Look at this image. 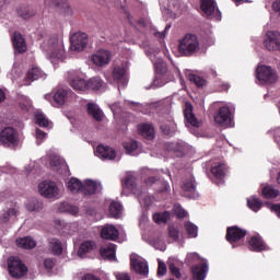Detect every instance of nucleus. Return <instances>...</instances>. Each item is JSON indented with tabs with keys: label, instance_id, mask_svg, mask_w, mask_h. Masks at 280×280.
<instances>
[{
	"label": "nucleus",
	"instance_id": "nucleus-1",
	"mask_svg": "<svg viewBox=\"0 0 280 280\" xmlns=\"http://www.w3.org/2000/svg\"><path fill=\"white\" fill-rule=\"evenodd\" d=\"M42 51L46 52L47 58L65 60V44L58 38V35L47 37L42 44Z\"/></svg>",
	"mask_w": 280,
	"mask_h": 280
},
{
	"label": "nucleus",
	"instance_id": "nucleus-2",
	"mask_svg": "<svg viewBox=\"0 0 280 280\" xmlns=\"http://www.w3.org/2000/svg\"><path fill=\"white\" fill-rule=\"evenodd\" d=\"M145 54L150 58L151 62H153L156 71L155 80L153 81L154 85L164 86V84H167V63L162 59H159L155 52L145 50Z\"/></svg>",
	"mask_w": 280,
	"mask_h": 280
},
{
	"label": "nucleus",
	"instance_id": "nucleus-3",
	"mask_svg": "<svg viewBox=\"0 0 280 280\" xmlns=\"http://www.w3.org/2000/svg\"><path fill=\"white\" fill-rule=\"evenodd\" d=\"M178 49L183 56H194V54H198V51H200L198 36L186 34L185 37L179 40Z\"/></svg>",
	"mask_w": 280,
	"mask_h": 280
},
{
	"label": "nucleus",
	"instance_id": "nucleus-4",
	"mask_svg": "<svg viewBox=\"0 0 280 280\" xmlns=\"http://www.w3.org/2000/svg\"><path fill=\"white\" fill-rule=\"evenodd\" d=\"M38 192L47 200H58L62 196L60 188L55 182L44 180L38 184Z\"/></svg>",
	"mask_w": 280,
	"mask_h": 280
},
{
	"label": "nucleus",
	"instance_id": "nucleus-5",
	"mask_svg": "<svg viewBox=\"0 0 280 280\" xmlns=\"http://www.w3.org/2000/svg\"><path fill=\"white\" fill-rule=\"evenodd\" d=\"M0 143L4 148H16L19 145V131L12 127H5L0 131Z\"/></svg>",
	"mask_w": 280,
	"mask_h": 280
},
{
	"label": "nucleus",
	"instance_id": "nucleus-6",
	"mask_svg": "<svg viewBox=\"0 0 280 280\" xmlns=\"http://www.w3.org/2000/svg\"><path fill=\"white\" fill-rule=\"evenodd\" d=\"M8 268L11 277L14 279H21V277L27 275V267L18 257L11 256L9 258Z\"/></svg>",
	"mask_w": 280,
	"mask_h": 280
},
{
	"label": "nucleus",
	"instance_id": "nucleus-7",
	"mask_svg": "<svg viewBox=\"0 0 280 280\" xmlns=\"http://www.w3.org/2000/svg\"><path fill=\"white\" fill-rule=\"evenodd\" d=\"M214 121L223 128H231L233 126V113L229 106L220 107L214 114Z\"/></svg>",
	"mask_w": 280,
	"mask_h": 280
},
{
	"label": "nucleus",
	"instance_id": "nucleus-8",
	"mask_svg": "<svg viewBox=\"0 0 280 280\" xmlns=\"http://www.w3.org/2000/svg\"><path fill=\"white\" fill-rule=\"evenodd\" d=\"M256 79L261 84L277 82V72L268 66H260L256 70Z\"/></svg>",
	"mask_w": 280,
	"mask_h": 280
},
{
	"label": "nucleus",
	"instance_id": "nucleus-9",
	"mask_svg": "<svg viewBox=\"0 0 280 280\" xmlns=\"http://www.w3.org/2000/svg\"><path fill=\"white\" fill-rule=\"evenodd\" d=\"M89 45V35L86 33L78 32L70 36L71 51H84Z\"/></svg>",
	"mask_w": 280,
	"mask_h": 280
},
{
	"label": "nucleus",
	"instance_id": "nucleus-10",
	"mask_svg": "<svg viewBox=\"0 0 280 280\" xmlns=\"http://www.w3.org/2000/svg\"><path fill=\"white\" fill-rule=\"evenodd\" d=\"M201 10L209 19L214 21H220L222 19V13L218 9V3L215 0H201Z\"/></svg>",
	"mask_w": 280,
	"mask_h": 280
},
{
	"label": "nucleus",
	"instance_id": "nucleus-11",
	"mask_svg": "<svg viewBox=\"0 0 280 280\" xmlns=\"http://www.w3.org/2000/svg\"><path fill=\"white\" fill-rule=\"evenodd\" d=\"M48 159L54 172H59L60 174H63V176H69V166L67 165V162H65V159L52 152L48 153Z\"/></svg>",
	"mask_w": 280,
	"mask_h": 280
},
{
	"label": "nucleus",
	"instance_id": "nucleus-12",
	"mask_svg": "<svg viewBox=\"0 0 280 280\" xmlns=\"http://www.w3.org/2000/svg\"><path fill=\"white\" fill-rule=\"evenodd\" d=\"M67 80L70 82V86L74 89V91H86L89 89L88 82L80 77V72L78 70H71L67 74Z\"/></svg>",
	"mask_w": 280,
	"mask_h": 280
},
{
	"label": "nucleus",
	"instance_id": "nucleus-13",
	"mask_svg": "<svg viewBox=\"0 0 280 280\" xmlns=\"http://www.w3.org/2000/svg\"><path fill=\"white\" fill-rule=\"evenodd\" d=\"M180 187L188 198H198L199 195L196 190V178L194 177V175H186L182 180Z\"/></svg>",
	"mask_w": 280,
	"mask_h": 280
},
{
	"label": "nucleus",
	"instance_id": "nucleus-14",
	"mask_svg": "<svg viewBox=\"0 0 280 280\" xmlns=\"http://www.w3.org/2000/svg\"><path fill=\"white\" fill-rule=\"evenodd\" d=\"M264 45L268 51H280V33L277 31L267 32Z\"/></svg>",
	"mask_w": 280,
	"mask_h": 280
},
{
	"label": "nucleus",
	"instance_id": "nucleus-15",
	"mask_svg": "<svg viewBox=\"0 0 280 280\" xmlns=\"http://www.w3.org/2000/svg\"><path fill=\"white\" fill-rule=\"evenodd\" d=\"M114 82L118 83V90L128 84V70L124 66H116L112 72Z\"/></svg>",
	"mask_w": 280,
	"mask_h": 280
},
{
	"label": "nucleus",
	"instance_id": "nucleus-16",
	"mask_svg": "<svg viewBox=\"0 0 280 280\" xmlns=\"http://www.w3.org/2000/svg\"><path fill=\"white\" fill-rule=\"evenodd\" d=\"M110 58H113L110 51L101 49L92 55L91 60L96 67H107L110 63Z\"/></svg>",
	"mask_w": 280,
	"mask_h": 280
},
{
	"label": "nucleus",
	"instance_id": "nucleus-17",
	"mask_svg": "<svg viewBox=\"0 0 280 280\" xmlns=\"http://www.w3.org/2000/svg\"><path fill=\"white\" fill-rule=\"evenodd\" d=\"M130 264H131V268H133V270L138 275H148L150 270L148 267V262L142 258H140L139 256H137V254H132L130 256Z\"/></svg>",
	"mask_w": 280,
	"mask_h": 280
},
{
	"label": "nucleus",
	"instance_id": "nucleus-18",
	"mask_svg": "<svg viewBox=\"0 0 280 280\" xmlns=\"http://www.w3.org/2000/svg\"><path fill=\"white\" fill-rule=\"evenodd\" d=\"M102 191V183L93 179H85L82 186L81 194L83 196H93V194H100Z\"/></svg>",
	"mask_w": 280,
	"mask_h": 280
},
{
	"label": "nucleus",
	"instance_id": "nucleus-19",
	"mask_svg": "<svg viewBox=\"0 0 280 280\" xmlns=\"http://www.w3.org/2000/svg\"><path fill=\"white\" fill-rule=\"evenodd\" d=\"M101 237L103 240H110L116 242L119 238V230L113 224H105L101 231Z\"/></svg>",
	"mask_w": 280,
	"mask_h": 280
},
{
	"label": "nucleus",
	"instance_id": "nucleus-20",
	"mask_svg": "<svg viewBox=\"0 0 280 280\" xmlns=\"http://www.w3.org/2000/svg\"><path fill=\"white\" fill-rule=\"evenodd\" d=\"M95 156L105 161H113L117 156V153L110 147L100 144L94 151Z\"/></svg>",
	"mask_w": 280,
	"mask_h": 280
},
{
	"label": "nucleus",
	"instance_id": "nucleus-21",
	"mask_svg": "<svg viewBox=\"0 0 280 280\" xmlns=\"http://www.w3.org/2000/svg\"><path fill=\"white\" fill-rule=\"evenodd\" d=\"M245 236H246V231L237 226L228 228L226 240L231 244L235 242H240V240H242V237H245Z\"/></svg>",
	"mask_w": 280,
	"mask_h": 280
},
{
	"label": "nucleus",
	"instance_id": "nucleus-22",
	"mask_svg": "<svg viewBox=\"0 0 280 280\" xmlns=\"http://www.w3.org/2000/svg\"><path fill=\"white\" fill-rule=\"evenodd\" d=\"M13 47L18 54H25L27 51V44L21 33L15 32L12 37Z\"/></svg>",
	"mask_w": 280,
	"mask_h": 280
},
{
	"label": "nucleus",
	"instance_id": "nucleus-23",
	"mask_svg": "<svg viewBox=\"0 0 280 280\" xmlns=\"http://www.w3.org/2000/svg\"><path fill=\"white\" fill-rule=\"evenodd\" d=\"M19 217V208L12 207L0 212V224H7V222H12Z\"/></svg>",
	"mask_w": 280,
	"mask_h": 280
},
{
	"label": "nucleus",
	"instance_id": "nucleus-24",
	"mask_svg": "<svg viewBox=\"0 0 280 280\" xmlns=\"http://www.w3.org/2000/svg\"><path fill=\"white\" fill-rule=\"evenodd\" d=\"M207 272H209V264L207 261L192 267V277L195 280L207 279Z\"/></svg>",
	"mask_w": 280,
	"mask_h": 280
},
{
	"label": "nucleus",
	"instance_id": "nucleus-25",
	"mask_svg": "<svg viewBox=\"0 0 280 280\" xmlns=\"http://www.w3.org/2000/svg\"><path fill=\"white\" fill-rule=\"evenodd\" d=\"M117 253V245L109 243L103 247H101V255L103 259H108L109 261H115Z\"/></svg>",
	"mask_w": 280,
	"mask_h": 280
},
{
	"label": "nucleus",
	"instance_id": "nucleus-26",
	"mask_svg": "<svg viewBox=\"0 0 280 280\" xmlns=\"http://www.w3.org/2000/svg\"><path fill=\"white\" fill-rule=\"evenodd\" d=\"M145 183L149 187L153 186V189H155L158 192L170 191V184H167V182L149 177Z\"/></svg>",
	"mask_w": 280,
	"mask_h": 280
},
{
	"label": "nucleus",
	"instance_id": "nucleus-27",
	"mask_svg": "<svg viewBox=\"0 0 280 280\" xmlns=\"http://www.w3.org/2000/svg\"><path fill=\"white\" fill-rule=\"evenodd\" d=\"M86 112L95 121H102L104 119V112L93 102L86 104Z\"/></svg>",
	"mask_w": 280,
	"mask_h": 280
},
{
	"label": "nucleus",
	"instance_id": "nucleus-28",
	"mask_svg": "<svg viewBox=\"0 0 280 280\" xmlns=\"http://www.w3.org/2000/svg\"><path fill=\"white\" fill-rule=\"evenodd\" d=\"M211 174L217 178V185H224V176L226 174V165L224 164H215L211 167Z\"/></svg>",
	"mask_w": 280,
	"mask_h": 280
},
{
	"label": "nucleus",
	"instance_id": "nucleus-29",
	"mask_svg": "<svg viewBox=\"0 0 280 280\" xmlns=\"http://www.w3.org/2000/svg\"><path fill=\"white\" fill-rule=\"evenodd\" d=\"M40 78H45V72H43V70H40L38 67H33L31 70H28L24 84L28 86V84L34 82V80H40Z\"/></svg>",
	"mask_w": 280,
	"mask_h": 280
},
{
	"label": "nucleus",
	"instance_id": "nucleus-30",
	"mask_svg": "<svg viewBox=\"0 0 280 280\" xmlns=\"http://www.w3.org/2000/svg\"><path fill=\"white\" fill-rule=\"evenodd\" d=\"M15 244L19 248H24L25 250H32V248H36V241L33 240L32 236L16 238Z\"/></svg>",
	"mask_w": 280,
	"mask_h": 280
},
{
	"label": "nucleus",
	"instance_id": "nucleus-31",
	"mask_svg": "<svg viewBox=\"0 0 280 280\" xmlns=\"http://www.w3.org/2000/svg\"><path fill=\"white\" fill-rule=\"evenodd\" d=\"M186 107L184 115L187 124L194 128H200V121H198V118H196V115H194V112L191 110V104L186 103Z\"/></svg>",
	"mask_w": 280,
	"mask_h": 280
},
{
	"label": "nucleus",
	"instance_id": "nucleus-32",
	"mask_svg": "<svg viewBox=\"0 0 280 280\" xmlns=\"http://www.w3.org/2000/svg\"><path fill=\"white\" fill-rule=\"evenodd\" d=\"M88 89L92 91H106V83L100 77H94L89 80Z\"/></svg>",
	"mask_w": 280,
	"mask_h": 280
},
{
	"label": "nucleus",
	"instance_id": "nucleus-33",
	"mask_svg": "<svg viewBox=\"0 0 280 280\" xmlns=\"http://www.w3.org/2000/svg\"><path fill=\"white\" fill-rule=\"evenodd\" d=\"M67 90L63 88H57L55 90L52 100L57 106H63L65 102H67Z\"/></svg>",
	"mask_w": 280,
	"mask_h": 280
},
{
	"label": "nucleus",
	"instance_id": "nucleus-34",
	"mask_svg": "<svg viewBox=\"0 0 280 280\" xmlns=\"http://www.w3.org/2000/svg\"><path fill=\"white\" fill-rule=\"evenodd\" d=\"M82 187L83 183L75 177H71L70 180L67 183V188L72 194H82Z\"/></svg>",
	"mask_w": 280,
	"mask_h": 280
},
{
	"label": "nucleus",
	"instance_id": "nucleus-35",
	"mask_svg": "<svg viewBox=\"0 0 280 280\" xmlns=\"http://www.w3.org/2000/svg\"><path fill=\"white\" fill-rule=\"evenodd\" d=\"M249 248L250 250H255L256 253H260V250H266V244L259 236H253L249 240Z\"/></svg>",
	"mask_w": 280,
	"mask_h": 280
},
{
	"label": "nucleus",
	"instance_id": "nucleus-36",
	"mask_svg": "<svg viewBox=\"0 0 280 280\" xmlns=\"http://www.w3.org/2000/svg\"><path fill=\"white\" fill-rule=\"evenodd\" d=\"M138 130L145 139H154V127L152 125L142 124L138 126Z\"/></svg>",
	"mask_w": 280,
	"mask_h": 280
},
{
	"label": "nucleus",
	"instance_id": "nucleus-37",
	"mask_svg": "<svg viewBox=\"0 0 280 280\" xmlns=\"http://www.w3.org/2000/svg\"><path fill=\"white\" fill-rule=\"evenodd\" d=\"M95 248V242L92 241H85L83 242L78 250V255L82 258L86 253H91Z\"/></svg>",
	"mask_w": 280,
	"mask_h": 280
},
{
	"label": "nucleus",
	"instance_id": "nucleus-38",
	"mask_svg": "<svg viewBox=\"0 0 280 280\" xmlns=\"http://www.w3.org/2000/svg\"><path fill=\"white\" fill-rule=\"evenodd\" d=\"M121 211H122V207L121 203L117 202V201H112L109 205V215L112 218H115L116 220L121 218Z\"/></svg>",
	"mask_w": 280,
	"mask_h": 280
},
{
	"label": "nucleus",
	"instance_id": "nucleus-39",
	"mask_svg": "<svg viewBox=\"0 0 280 280\" xmlns=\"http://www.w3.org/2000/svg\"><path fill=\"white\" fill-rule=\"evenodd\" d=\"M35 121L40 126V128H49V125L51 124L47 116H45L40 110L35 112Z\"/></svg>",
	"mask_w": 280,
	"mask_h": 280
},
{
	"label": "nucleus",
	"instance_id": "nucleus-40",
	"mask_svg": "<svg viewBox=\"0 0 280 280\" xmlns=\"http://www.w3.org/2000/svg\"><path fill=\"white\" fill-rule=\"evenodd\" d=\"M262 206L264 203L261 202V200H259V198L255 196L247 198V207L255 213H257V211H259Z\"/></svg>",
	"mask_w": 280,
	"mask_h": 280
},
{
	"label": "nucleus",
	"instance_id": "nucleus-41",
	"mask_svg": "<svg viewBox=\"0 0 280 280\" xmlns=\"http://www.w3.org/2000/svg\"><path fill=\"white\" fill-rule=\"evenodd\" d=\"M125 185L130 189L136 196H139V188L137 187V179L132 175H128L125 179Z\"/></svg>",
	"mask_w": 280,
	"mask_h": 280
},
{
	"label": "nucleus",
	"instance_id": "nucleus-42",
	"mask_svg": "<svg viewBox=\"0 0 280 280\" xmlns=\"http://www.w3.org/2000/svg\"><path fill=\"white\" fill-rule=\"evenodd\" d=\"M178 260L174 258H170L167 261L168 270L173 277H176V279H180V269H178Z\"/></svg>",
	"mask_w": 280,
	"mask_h": 280
},
{
	"label": "nucleus",
	"instance_id": "nucleus-43",
	"mask_svg": "<svg viewBox=\"0 0 280 280\" xmlns=\"http://www.w3.org/2000/svg\"><path fill=\"white\" fill-rule=\"evenodd\" d=\"M49 248L55 255H62V242L58 238H50Z\"/></svg>",
	"mask_w": 280,
	"mask_h": 280
},
{
	"label": "nucleus",
	"instance_id": "nucleus-44",
	"mask_svg": "<svg viewBox=\"0 0 280 280\" xmlns=\"http://www.w3.org/2000/svg\"><path fill=\"white\" fill-rule=\"evenodd\" d=\"M27 211H43V201L36 198L30 199L26 203Z\"/></svg>",
	"mask_w": 280,
	"mask_h": 280
},
{
	"label": "nucleus",
	"instance_id": "nucleus-45",
	"mask_svg": "<svg viewBox=\"0 0 280 280\" xmlns=\"http://www.w3.org/2000/svg\"><path fill=\"white\" fill-rule=\"evenodd\" d=\"M18 14L19 16H21V19H32V16H34L36 14V12L34 11V9H31L30 7H21L19 10H18Z\"/></svg>",
	"mask_w": 280,
	"mask_h": 280
},
{
	"label": "nucleus",
	"instance_id": "nucleus-46",
	"mask_svg": "<svg viewBox=\"0 0 280 280\" xmlns=\"http://www.w3.org/2000/svg\"><path fill=\"white\" fill-rule=\"evenodd\" d=\"M153 220L156 224H167L170 221V212H161L153 214Z\"/></svg>",
	"mask_w": 280,
	"mask_h": 280
},
{
	"label": "nucleus",
	"instance_id": "nucleus-47",
	"mask_svg": "<svg viewBox=\"0 0 280 280\" xmlns=\"http://www.w3.org/2000/svg\"><path fill=\"white\" fill-rule=\"evenodd\" d=\"M188 80L190 82H194V84H196V86H199V88L207 85V80H205V78L194 73L188 74Z\"/></svg>",
	"mask_w": 280,
	"mask_h": 280
},
{
	"label": "nucleus",
	"instance_id": "nucleus-48",
	"mask_svg": "<svg viewBox=\"0 0 280 280\" xmlns=\"http://www.w3.org/2000/svg\"><path fill=\"white\" fill-rule=\"evenodd\" d=\"M186 233L189 237H198V226L191 222L185 223Z\"/></svg>",
	"mask_w": 280,
	"mask_h": 280
},
{
	"label": "nucleus",
	"instance_id": "nucleus-49",
	"mask_svg": "<svg viewBox=\"0 0 280 280\" xmlns=\"http://www.w3.org/2000/svg\"><path fill=\"white\" fill-rule=\"evenodd\" d=\"M262 195L265 198H277V196H279V190L272 186H267L262 189Z\"/></svg>",
	"mask_w": 280,
	"mask_h": 280
},
{
	"label": "nucleus",
	"instance_id": "nucleus-50",
	"mask_svg": "<svg viewBox=\"0 0 280 280\" xmlns=\"http://www.w3.org/2000/svg\"><path fill=\"white\" fill-rule=\"evenodd\" d=\"M138 148L139 144L135 140L124 142V149L126 150L127 154H132V152H135Z\"/></svg>",
	"mask_w": 280,
	"mask_h": 280
},
{
	"label": "nucleus",
	"instance_id": "nucleus-51",
	"mask_svg": "<svg viewBox=\"0 0 280 280\" xmlns=\"http://www.w3.org/2000/svg\"><path fill=\"white\" fill-rule=\"evenodd\" d=\"M19 104L22 110H30V108H32V100H30L27 96H22Z\"/></svg>",
	"mask_w": 280,
	"mask_h": 280
},
{
	"label": "nucleus",
	"instance_id": "nucleus-52",
	"mask_svg": "<svg viewBox=\"0 0 280 280\" xmlns=\"http://www.w3.org/2000/svg\"><path fill=\"white\" fill-rule=\"evenodd\" d=\"M200 255L198 253H188L186 256V264L188 266H191V264H196V261H199Z\"/></svg>",
	"mask_w": 280,
	"mask_h": 280
},
{
	"label": "nucleus",
	"instance_id": "nucleus-53",
	"mask_svg": "<svg viewBox=\"0 0 280 280\" xmlns=\"http://www.w3.org/2000/svg\"><path fill=\"white\" fill-rule=\"evenodd\" d=\"M137 196L140 205H144V207H150V205H152V197L148 195L141 196V191Z\"/></svg>",
	"mask_w": 280,
	"mask_h": 280
},
{
	"label": "nucleus",
	"instance_id": "nucleus-54",
	"mask_svg": "<svg viewBox=\"0 0 280 280\" xmlns=\"http://www.w3.org/2000/svg\"><path fill=\"white\" fill-rule=\"evenodd\" d=\"M35 139H36L37 145H40V143H43L45 139H47V132L40 129H36Z\"/></svg>",
	"mask_w": 280,
	"mask_h": 280
},
{
	"label": "nucleus",
	"instance_id": "nucleus-55",
	"mask_svg": "<svg viewBox=\"0 0 280 280\" xmlns=\"http://www.w3.org/2000/svg\"><path fill=\"white\" fill-rule=\"evenodd\" d=\"M160 128H161L162 132L166 136H170V135H172V132H174V124H172V122H168V124L164 122L160 126Z\"/></svg>",
	"mask_w": 280,
	"mask_h": 280
},
{
	"label": "nucleus",
	"instance_id": "nucleus-56",
	"mask_svg": "<svg viewBox=\"0 0 280 280\" xmlns=\"http://www.w3.org/2000/svg\"><path fill=\"white\" fill-rule=\"evenodd\" d=\"M173 211L177 218H187V211L180 205H175Z\"/></svg>",
	"mask_w": 280,
	"mask_h": 280
},
{
	"label": "nucleus",
	"instance_id": "nucleus-57",
	"mask_svg": "<svg viewBox=\"0 0 280 280\" xmlns=\"http://www.w3.org/2000/svg\"><path fill=\"white\" fill-rule=\"evenodd\" d=\"M178 229L174 228V226H168V236L174 240V242H178Z\"/></svg>",
	"mask_w": 280,
	"mask_h": 280
},
{
	"label": "nucleus",
	"instance_id": "nucleus-58",
	"mask_svg": "<svg viewBox=\"0 0 280 280\" xmlns=\"http://www.w3.org/2000/svg\"><path fill=\"white\" fill-rule=\"evenodd\" d=\"M167 150H171V152H183V144L171 142Z\"/></svg>",
	"mask_w": 280,
	"mask_h": 280
},
{
	"label": "nucleus",
	"instance_id": "nucleus-59",
	"mask_svg": "<svg viewBox=\"0 0 280 280\" xmlns=\"http://www.w3.org/2000/svg\"><path fill=\"white\" fill-rule=\"evenodd\" d=\"M127 106H130L133 110H139L140 113H143V105L139 104L137 102H130L127 101Z\"/></svg>",
	"mask_w": 280,
	"mask_h": 280
},
{
	"label": "nucleus",
	"instance_id": "nucleus-60",
	"mask_svg": "<svg viewBox=\"0 0 280 280\" xmlns=\"http://www.w3.org/2000/svg\"><path fill=\"white\" fill-rule=\"evenodd\" d=\"M167 272V265L163 261H159V267H158V275L159 277H163Z\"/></svg>",
	"mask_w": 280,
	"mask_h": 280
},
{
	"label": "nucleus",
	"instance_id": "nucleus-61",
	"mask_svg": "<svg viewBox=\"0 0 280 280\" xmlns=\"http://www.w3.org/2000/svg\"><path fill=\"white\" fill-rule=\"evenodd\" d=\"M54 266H56V260H54L52 258H46L44 260V267L46 268V270H51Z\"/></svg>",
	"mask_w": 280,
	"mask_h": 280
},
{
	"label": "nucleus",
	"instance_id": "nucleus-62",
	"mask_svg": "<svg viewBox=\"0 0 280 280\" xmlns=\"http://www.w3.org/2000/svg\"><path fill=\"white\" fill-rule=\"evenodd\" d=\"M62 3H65V0H46V5H56L58 8H62Z\"/></svg>",
	"mask_w": 280,
	"mask_h": 280
},
{
	"label": "nucleus",
	"instance_id": "nucleus-63",
	"mask_svg": "<svg viewBox=\"0 0 280 280\" xmlns=\"http://www.w3.org/2000/svg\"><path fill=\"white\" fill-rule=\"evenodd\" d=\"M115 277L117 280H131L130 275L126 272H115Z\"/></svg>",
	"mask_w": 280,
	"mask_h": 280
},
{
	"label": "nucleus",
	"instance_id": "nucleus-64",
	"mask_svg": "<svg viewBox=\"0 0 280 280\" xmlns=\"http://www.w3.org/2000/svg\"><path fill=\"white\" fill-rule=\"evenodd\" d=\"M109 108L114 113V115H117V113H120V110H121L119 103H115V104L110 105Z\"/></svg>",
	"mask_w": 280,
	"mask_h": 280
}]
</instances>
